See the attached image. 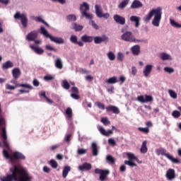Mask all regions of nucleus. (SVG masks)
I'll use <instances>...</instances> for the list:
<instances>
[{
  "label": "nucleus",
  "instance_id": "nucleus-18",
  "mask_svg": "<svg viewBox=\"0 0 181 181\" xmlns=\"http://www.w3.org/2000/svg\"><path fill=\"white\" fill-rule=\"evenodd\" d=\"M131 51L134 56H139L141 53V46L135 45L131 47Z\"/></svg>",
  "mask_w": 181,
  "mask_h": 181
},
{
  "label": "nucleus",
  "instance_id": "nucleus-3",
  "mask_svg": "<svg viewBox=\"0 0 181 181\" xmlns=\"http://www.w3.org/2000/svg\"><path fill=\"white\" fill-rule=\"evenodd\" d=\"M13 18L16 19V21H21V23L22 25V27L23 29H26L28 28V15L26 13H21L20 11H17L14 16Z\"/></svg>",
  "mask_w": 181,
  "mask_h": 181
},
{
  "label": "nucleus",
  "instance_id": "nucleus-15",
  "mask_svg": "<svg viewBox=\"0 0 181 181\" xmlns=\"http://www.w3.org/2000/svg\"><path fill=\"white\" fill-rule=\"evenodd\" d=\"M113 19L115 21V22H116V23H118L119 25H125V18L118 15V14H115L113 16Z\"/></svg>",
  "mask_w": 181,
  "mask_h": 181
},
{
  "label": "nucleus",
  "instance_id": "nucleus-8",
  "mask_svg": "<svg viewBox=\"0 0 181 181\" xmlns=\"http://www.w3.org/2000/svg\"><path fill=\"white\" fill-rule=\"evenodd\" d=\"M95 173L96 175H100L99 179L100 181H104L107 179V175H110V170L96 168L95 169Z\"/></svg>",
  "mask_w": 181,
  "mask_h": 181
},
{
  "label": "nucleus",
  "instance_id": "nucleus-43",
  "mask_svg": "<svg viewBox=\"0 0 181 181\" xmlns=\"http://www.w3.org/2000/svg\"><path fill=\"white\" fill-rule=\"evenodd\" d=\"M107 56L109 60H110V62H114V60H115V54H114V52H112V51L109 52L107 54Z\"/></svg>",
  "mask_w": 181,
  "mask_h": 181
},
{
  "label": "nucleus",
  "instance_id": "nucleus-62",
  "mask_svg": "<svg viewBox=\"0 0 181 181\" xmlns=\"http://www.w3.org/2000/svg\"><path fill=\"white\" fill-rule=\"evenodd\" d=\"M95 105L98 107L100 110H105V105L103 103H101L100 102H96Z\"/></svg>",
  "mask_w": 181,
  "mask_h": 181
},
{
  "label": "nucleus",
  "instance_id": "nucleus-31",
  "mask_svg": "<svg viewBox=\"0 0 181 181\" xmlns=\"http://www.w3.org/2000/svg\"><path fill=\"white\" fill-rule=\"evenodd\" d=\"M55 67L57 69H59V70H62L63 69V61L62 60V58L59 57L57 58L55 62Z\"/></svg>",
  "mask_w": 181,
  "mask_h": 181
},
{
  "label": "nucleus",
  "instance_id": "nucleus-14",
  "mask_svg": "<svg viewBox=\"0 0 181 181\" xmlns=\"http://www.w3.org/2000/svg\"><path fill=\"white\" fill-rule=\"evenodd\" d=\"M93 168V165H91V163H83L82 165H78V169L81 172H84L91 170V168Z\"/></svg>",
  "mask_w": 181,
  "mask_h": 181
},
{
  "label": "nucleus",
  "instance_id": "nucleus-55",
  "mask_svg": "<svg viewBox=\"0 0 181 181\" xmlns=\"http://www.w3.org/2000/svg\"><path fill=\"white\" fill-rule=\"evenodd\" d=\"M161 155H163V156H165V158H167V159H169V160H172V159L173 158V156L170 155V153H166L165 152H162Z\"/></svg>",
  "mask_w": 181,
  "mask_h": 181
},
{
  "label": "nucleus",
  "instance_id": "nucleus-24",
  "mask_svg": "<svg viewBox=\"0 0 181 181\" xmlns=\"http://www.w3.org/2000/svg\"><path fill=\"white\" fill-rule=\"evenodd\" d=\"M13 67V62L11 61H7L5 63L2 64L1 69L3 70H8V69H12Z\"/></svg>",
  "mask_w": 181,
  "mask_h": 181
},
{
  "label": "nucleus",
  "instance_id": "nucleus-12",
  "mask_svg": "<svg viewBox=\"0 0 181 181\" xmlns=\"http://www.w3.org/2000/svg\"><path fill=\"white\" fill-rule=\"evenodd\" d=\"M93 40L95 45H101L103 42H108V37H107L105 35L102 36H96L93 37Z\"/></svg>",
  "mask_w": 181,
  "mask_h": 181
},
{
  "label": "nucleus",
  "instance_id": "nucleus-46",
  "mask_svg": "<svg viewBox=\"0 0 181 181\" xmlns=\"http://www.w3.org/2000/svg\"><path fill=\"white\" fill-rule=\"evenodd\" d=\"M125 58V56L124 55V53L119 52L117 53V59L119 62H124V59Z\"/></svg>",
  "mask_w": 181,
  "mask_h": 181
},
{
  "label": "nucleus",
  "instance_id": "nucleus-37",
  "mask_svg": "<svg viewBox=\"0 0 181 181\" xmlns=\"http://www.w3.org/2000/svg\"><path fill=\"white\" fill-rule=\"evenodd\" d=\"M72 26H73V29H74V30L76 32H80V31L83 30V29L84 28L83 25H80L77 24V23H74L72 24Z\"/></svg>",
  "mask_w": 181,
  "mask_h": 181
},
{
  "label": "nucleus",
  "instance_id": "nucleus-54",
  "mask_svg": "<svg viewBox=\"0 0 181 181\" xmlns=\"http://www.w3.org/2000/svg\"><path fill=\"white\" fill-rule=\"evenodd\" d=\"M89 24L93 28V29H95V30H98L100 29L98 25H97V23H95L93 20L89 22Z\"/></svg>",
  "mask_w": 181,
  "mask_h": 181
},
{
  "label": "nucleus",
  "instance_id": "nucleus-21",
  "mask_svg": "<svg viewBox=\"0 0 181 181\" xmlns=\"http://www.w3.org/2000/svg\"><path fill=\"white\" fill-rule=\"evenodd\" d=\"M130 21L131 22H134L135 28H139V25H141V23H139L141 22V17L136 16H132L130 17Z\"/></svg>",
  "mask_w": 181,
  "mask_h": 181
},
{
  "label": "nucleus",
  "instance_id": "nucleus-23",
  "mask_svg": "<svg viewBox=\"0 0 181 181\" xmlns=\"http://www.w3.org/2000/svg\"><path fill=\"white\" fill-rule=\"evenodd\" d=\"M157 11H158V8L151 10V12L145 17L144 21H145V22H149V21L152 19V16H153V15L155 16Z\"/></svg>",
  "mask_w": 181,
  "mask_h": 181
},
{
  "label": "nucleus",
  "instance_id": "nucleus-6",
  "mask_svg": "<svg viewBox=\"0 0 181 181\" xmlns=\"http://www.w3.org/2000/svg\"><path fill=\"white\" fill-rule=\"evenodd\" d=\"M32 180V176L29 175V173L28 172V169L26 168H23L21 170V173L18 177L17 181H29Z\"/></svg>",
  "mask_w": 181,
  "mask_h": 181
},
{
  "label": "nucleus",
  "instance_id": "nucleus-1",
  "mask_svg": "<svg viewBox=\"0 0 181 181\" xmlns=\"http://www.w3.org/2000/svg\"><path fill=\"white\" fill-rule=\"evenodd\" d=\"M24 167L14 165L13 167L10 168L11 174H8L6 176L0 177L1 181H18V177L22 173V170Z\"/></svg>",
  "mask_w": 181,
  "mask_h": 181
},
{
  "label": "nucleus",
  "instance_id": "nucleus-11",
  "mask_svg": "<svg viewBox=\"0 0 181 181\" xmlns=\"http://www.w3.org/2000/svg\"><path fill=\"white\" fill-rule=\"evenodd\" d=\"M165 177L167 180L172 181L176 179V173L175 172V169L169 168L165 174Z\"/></svg>",
  "mask_w": 181,
  "mask_h": 181
},
{
  "label": "nucleus",
  "instance_id": "nucleus-59",
  "mask_svg": "<svg viewBox=\"0 0 181 181\" xmlns=\"http://www.w3.org/2000/svg\"><path fill=\"white\" fill-rule=\"evenodd\" d=\"M127 158L129 159V160L132 161V160H135V159H136V158L135 157V155H134V153H127Z\"/></svg>",
  "mask_w": 181,
  "mask_h": 181
},
{
  "label": "nucleus",
  "instance_id": "nucleus-49",
  "mask_svg": "<svg viewBox=\"0 0 181 181\" xmlns=\"http://www.w3.org/2000/svg\"><path fill=\"white\" fill-rule=\"evenodd\" d=\"M66 114L68 117V118H71L73 117V110H71V107H68L66 110Z\"/></svg>",
  "mask_w": 181,
  "mask_h": 181
},
{
  "label": "nucleus",
  "instance_id": "nucleus-64",
  "mask_svg": "<svg viewBox=\"0 0 181 181\" xmlns=\"http://www.w3.org/2000/svg\"><path fill=\"white\" fill-rule=\"evenodd\" d=\"M137 101L141 103L142 104H145V97L144 95H139L137 97Z\"/></svg>",
  "mask_w": 181,
  "mask_h": 181
},
{
  "label": "nucleus",
  "instance_id": "nucleus-28",
  "mask_svg": "<svg viewBox=\"0 0 181 181\" xmlns=\"http://www.w3.org/2000/svg\"><path fill=\"white\" fill-rule=\"evenodd\" d=\"M160 58L161 60L166 61V60H172V56L166 52H161L160 54Z\"/></svg>",
  "mask_w": 181,
  "mask_h": 181
},
{
  "label": "nucleus",
  "instance_id": "nucleus-27",
  "mask_svg": "<svg viewBox=\"0 0 181 181\" xmlns=\"http://www.w3.org/2000/svg\"><path fill=\"white\" fill-rule=\"evenodd\" d=\"M81 19H83V18H86V19H89L90 21H91V19L94 18V16H93V14L88 13H87V11L84 10L82 11V12H81Z\"/></svg>",
  "mask_w": 181,
  "mask_h": 181
},
{
  "label": "nucleus",
  "instance_id": "nucleus-16",
  "mask_svg": "<svg viewBox=\"0 0 181 181\" xmlns=\"http://www.w3.org/2000/svg\"><path fill=\"white\" fill-rule=\"evenodd\" d=\"M49 40H51V42H54V43H56L57 45L64 44V39L62 37H54L51 35Z\"/></svg>",
  "mask_w": 181,
  "mask_h": 181
},
{
  "label": "nucleus",
  "instance_id": "nucleus-4",
  "mask_svg": "<svg viewBox=\"0 0 181 181\" xmlns=\"http://www.w3.org/2000/svg\"><path fill=\"white\" fill-rule=\"evenodd\" d=\"M162 19V8L158 7L157 11L154 15V18L152 21L153 26L156 28H159V25H160V21Z\"/></svg>",
  "mask_w": 181,
  "mask_h": 181
},
{
  "label": "nucleus",
  "instance_id": "nucleus-47",
  "mask_svg": "<svg viewBox=\"0 0 181 181\" xmlns=\"http://www.w3.org/2000/svg\"><path fill=\"white\" fill-rule=\"evenodd\" d=\"M168 94L170 95L171 98H173L174 100H176V98H177V94L173 90H169Z\"/></svg>",
  "mask_w": 181,
  "mask_h": 181
},
{
  "label": "nucleus",
  "instance_id": "nucleus-34",
  "mask_svg": "<svg viewBox=\"0 0 181 181\" xmlns=\"http://www.w3.org/2000/svg\"><path fill=\"white\" fill-rule=\"evenodd\" d=\"M106 162L109 163V165H115V158L112 157L111 155H107L106 156Z\"/></svg>",
  "mask_w": 181,
  "mask_h": 181
},
{
  "label": "nucleus",
  "instance_id": "nucleus-29",
  "mask_svg": "<svg viewBox=\"0 0 181 181\" xmlns=\"http://www.w3.org/2000/svg\"><path fill=\"white\" fill-rule=\"evenodd\" d=\"M21 69L19 68H15L12 70V76L13 78H19V76H21Z\"/></svg>",
  "mask_w": 181,
  "mask_h": 181
},
{
  "label": "nucleus",
  "instance_id": "nucleus-61",
  "mask_svg": "<svg viewBox=\"0 0 181 181\" xmlns=\"http://www.w3.org/2000/svg\"><path fill=\"white\" fill-rule=\"evenodd\" d=\"M172 115L174 118H179V117H180L181 114H180V112H179L177 110H174L172 113Z\"/></svg>",
  "mask_w": 181,
  "mask_h": 181
},
{
  "label": "nucleus",
  "instance_id": "nucleus-39",
  "mask_svg": "<svg viewBox=\"0 0 181 181\" xmlns=\"http://www.w3.org/2000/svg\"><path fill=\"white\" fill-rule=\"evenodd\" d=\"M67 22H76L77 21V17L74 14H69L66 16Z\"/></svg>",
  "mask_w": 181,
  "mask_h": 181
},
{
  "label": "nucleus",
  "instance_id": "nucleus-2",
  "mask_svg": "<svg viewBox=\"0 0 181 181\" xmlns=\"http://www.w3.org/2000/svg\"><path fill=\"white\" fill-rule=\"evenodd\" d=\"M3 155L6 159H8L11 162L13 161L14 159H21V160H25L26 157L21 152L16 151L13 153V156L10 155V153L6 151V149L3 150Z\"/></svg>",
  "mask_w": 181,
  "mask_h": 181
},
{
  "label": "nucleus",
  "instance_id": "nucleus-25",
  "mask_svg": "<svg viewBox=\"0 0 181 181\" xmlns=\"http://www.w3.org/2000/svg\"><path fill=\"white\" fill-rule=\"evenodd\" d=\"M105 109L107 111H112L113 114H119V109L117 107V106L109 105L108 107H106Z\"/></svg>",
  "mask_w": 181,
  "mask_h": 181
},
{
  "label": "nucleus",
  "instance_id": "nucleus-42",
  "mask_svg": "<svg viewBox=\"0 0 181 181\" xmlns=\"http://www.w3.org/2000/svg\"><path fill=\"white\" fill-rule=\"evenodd\" d=\"M71 138H73V135H71V134H66L64 137V141H65L66 144H70Z\"/></svg>",
  "mask_w": 181,
  "mask_h": 181
},
{
  "label": "nucleus",
  "instance_id": "nucleus-56",
  "mask_svg": "<svg viewBox=\"0 0 181 181\" xmlns=\"http://www.w3.org/2000/svg\"><path fill=\"white\" fill-rule=\"evenodd\" d=\"M77 153H78V155H86L87 153V149H86V148H78Z\"/></svg>",
  "mask_w": 181,
  "mask_h": 181
},
{
  "label": "nucleus",
  "instance_id": "nucleus-19",
  "mask_svg": "<svg viewBox=\"0 0 181 181\" xmlns=\"http://www.w3.org/2000/svg\"><path fill=\"white\" fill-rule=\"evenodd\" d=\"M144 4L142 2L139 1V0H134L130 6V8L132 9H139V8H142Z\"/></svg>",
  "mask_w": 181,
  "mask_h": 181
},
{
  "label": "nucleus",
  "instance_id": "nucleus-9",
  "mask_svg": "<svg viewBox=\"0 0 181 181\" xmlns=\"http://www.w3.org/2000/svg\"><path fill=\"white\" fill-rule=\"evenodd\" d=\"M1 138L4 148H6L7 151H11V146L8 142V136L6 135V129H5V127L2 128Z\"/></svg>",
  "mask_w": 181,
  "mask_h": 181
},
{
  "label": "nucleus",
  "instance_id": "nucleus-58",
  "mask_svg": "<svg viewBox=\"0 0 181 181\" xmlns=\"http://www.w3.org/2000/svg\"><path fill=\"white\" fill-rule=\"evenodd\" d=\"M145 104L146 103H151L152 101H153V98L151 95H145Z\"/></svg>",
  "mask_w": 181,
  "mask_h": 181
},
{
  "label": "nucleus",
  "instance_id": "nucleus-63",
  "mask_svg": "<svg viewBox=\"0 0 181 181\" xmlns=\"http://www.w3.org/2000/svg\"><path fill=\"white\" fill-rule=\"evenodd\" d=\"M70 42H71V43H74V45H76V43H77V36L71 35L70 37Z\"/></svg>",
  "mask_w": 181,
  "mask_h": 181
},
{
  "label": "nucleus",
  "instance_id": "nucleus-41",
  "mask_svg": "<svg viewBox=\"0 0 181 181\" xmlns=\"http://www.w3.org/2000/svg\"><path fill=\"white\" fill-rule=\"evenodd\" d=\"M106 83H107V84H115V83H118V79L117 78V77L113 76L111 78H109Z\"/></svg>",
  "mask_w": 181,
  "mask_h": 181
},
{
  "label": "nucleus",
  "instance_id": "nucleus-57",
  "mask_svg": "<svg viewBox=\"0 0 181 181\" xmlns=\"http://www.w3.org/2000/svg\"><path fill=\"white\" fill-rule=\"evenodd\" d=\"M45 49L46 50H49V52H57V49L52 47V45H45Z\"/></svg>",
  "mask_w": 181,
  "mask_h": 181
},
{
  "label": "nucleus",
  "instance_id": "nucleus-35",
  "mask_svg": "<svg viewBox=\"0 0 181 181\" xmlns=\"http://www.w3.org/2000/svg\"><path fill=\"white\" fill-rule=\"evenodd\" d=\"M128 4H129V0H122V2L118 5V8L121 10L125 9Z\"/></svg>",
  "mask_w": 181,
  "mask_h": 181
},
{
  "label": "nucleus",
  "instance_id": "nucleus-60",
  "mask_svg": "<svg viewBox=\"0 0 181 181\" xmlns=\"http://www.w3.org/2000/svg\"><path fill=\"white\" fill-rule=\"evenodd\" d=\"M124 164L128 165V166H130V168H134V166H136V163L131 160H124Z\"/></svg>",
  "mask_w": 181,
  "mask_h": 181
},
{
  "label": "nucleus",
  "instance_id": "nucleus-17",
  "mask_svg": "<svg viewBox=\"0 0 181 181\" xmlns=\"http://www.w3.org/2000/svg\"><path fill=\"white\" fill-rule=\"evenodd\" d=\"M153 67V66L152 64H147L145 66L143 71V74L144 77H148L151 74Z\"/></svg>",
  "mask_w": 181,
  "mask_h": 181
},
{
  "label": "nucleus",
  "instance_id": "nucleus-22",
  "mask_svg": "<svg viewBox=\"0 0 181 181\" xmlns=\"http://www.w3.org/2000/svg\"><path fill=\"white\" fill-rule=\"evenodd\" d=\"M30 47L37 54H43V53H45V50L42 49L40 47L30 45Z\"/></svg>",
  "mask_w": 181,
  "mask_h": 181
},
{
  "label": "nucleus",
  "instance_id": "nucleus-44",
  "mask_svg": "<svg viewBox=\"0 0 181 181\" xmlns=\"http://www.w3.org/2000/svg\"><path fill=\"white\" fill-rule=\"evenodd\" d=\"M62 86L63 88H64V90H69V88H70V83H69V81H67V80L62 81Z\"/></svg>",
  "mask_w": 181,
  "mask_h": 181
},
{
  "label": "nucleus",
  "instance_id": "nucleus-38",
  "mask_svg": "<svg viewBox=\"0 0 181 181\" xmlns=\"http://www.w3.org/2000/svg\"><path fill=\"white\" fill-rule=\"evenodd\" d=\"M170 25L173 26V28H181V24L178 23L176 22L175 20L170 18Z\"/></svg>",
  "mask_w": 181,
  "mask_h": 181
},
{
  "label": "nucleus",
  "instance_id": "nucleus-48",
  "mask_svg": "<svg viewBox=\"0 0 181 181\" xmlns=\"http://www.w3.org/2000/svg\"><path fill=\"white\" fill-rule=\"evenodd\" d=\"M133 43H148V40L144 39H136L135 37L133 38Z\"/></svg>",
  "mask_w": 181,
  "mask_h": 181
},
{
  "label": "nucleus",
  "instance_id": "nucleus-7",
  "mask_svg": "<svg viewBox=\"0 0 181 181\" xmlns=\"http://www.w3.org/2000/svg\"><path fill=\"white\" fill-rule=\"evenodd\" d=\"M95 12L97 18H104L105 19H108L110 18V13H103V8L100 7V5H95Z\"/></svg>",
  "mask_w": 181,
  "mask_h": 181
},
{
  "label": "nucleus",
  "instance_id": "nucleus-50",
  "mask_svg": "<svg viewBox=\"0 0 181 181\" xmlns=\"http://www.w3.org/2000/svg\"><path fill=\"white\" fill-rule=\"evenodd\" d=\"M45 81H52L54 80V76L53 75H46L44 76Z\"/></svg>",
  "mask_w": 181,
  "mask_h": 181
},
{
  "label": "nucleus",
  "instance_id": "nucleus-30",
  "mask_svg": "<svg viewBox=\"0 0 181 181\" xmlns=\"http://www.w3.org/2000/svg\"><path fill=\"white\" fill-rule=\"evenodd\" d=\"M83 11H85V12H88V11H90V4L87 2H83L82 4L80 5V11L83 12Z\"/></svg>",
  "mask_w": 181,
  "mask_h": 181
},
{
  "label": "nucleus",
  "instance_id": "nucleus-40",
  "mask_svg": "<svg viewBox=\"0 0 181 181\" xmlns=\"http://www.w3.org/2000/svg\"><path fill=\"white\" fill-rule=\"evenodd\" d=\"M49 165H50L51 168H52V169H57V166H59V164L57 163V161H56L54 159L50 160L48 162Z\"/></svg>",
  "mask_w": 181,
  "mask_h": 181
},
{
  "label": "nucleus",
  "instance_id": "nucleus-53",
  "mask_svg": "<svg viewBox=\"0 0 181 181\" xmlns=\"http://www.w3.org/2000/svg\"><path fill=\"white\" fill-rule=\"evenodd\" d=\"M19 87H23V88H28L29 90H33V86L28 83H21L18 85Z\"/></svg>",
  "mask_w": 181,
  "mask_h": 181
},
{
  "label": "nucleus",
  "instance_id": "nucleus-36",
  "mask_svg": "<svg viewBox=\"0 0 181 181\" xmlns=\"http://www.w3.org/2000/svg\"><path fill=\"white\" fill-rule=\"evenodd\" d=\"M146 141H143L140 148L141 153H146V152H148V147L146 146Z\"/></svg>",
  "mask_w": 181,
  "mask_h": 181
},
{
  "label": "nucleus",
  "instance_id": "nucleus-52",
  "mask_svg": "<svg viewBox=\"0 0 181 181\" xmlns=\"http://www.w3.org/2000/svg\"><path fill=\"white\" fill-rule=\"evenodd\" d=\"M139 131L143 134H149V128L148 127H139Z\"/></svg>",
  "mask_w": 181,
  "mask_h": 181
},
{
  "label": "nucleus",
  "instance_id": "nucleus-32",
  "mask_svg": "<svg viewBox=\"0 0 181 181\" xmlns=\"http://www.w3.org/2000/svg\"><path fill=\"white\" fill-rule=\"evenodd\" d=\"M41 35H43L45 37H47L48 39H50L52 37V35L49 34V32H47V30L45 28V27L42 26L40 29Z\"/></svg>",
  "mask_w": 181,
  "mask_h": 181
},
{
  "label": "nucleus",
  "instance_id": "nucleus-20",
  "mask_svg": "<svg viewBox=\"0 0 181 181\" xmlns=\"http://www.w3.org/2000/svg\"><path fill=\"white\" fill-rule=\"evenodd\" d=\"M81 40L83 43H91L94 40V36L83 35L81 37Z\"/></svg>",
  "mask_w": 181,
  "mask_h": 181
},
{
  "label": "nucleus",
  "instance_id": "nucleus-26",
  "mask_svg": "<svg viewBox=\"0 0 181 181\" xmlns=\"http://www.w3.org/2000/svg\"><path fill=\"white\" fill-rule=\"evenodd\" d=\"M91 148L93 156H98V146H97V143L93 142L91 144Z\"/></svg>",
  "mask_w": 181,
  "mask_h": 181
},
{
  "label": "nucleus",
  "instance_id": "nucleus-13",
  "mask_svg": "<svg viewBox=\"0 0 181 181\" xmlns=\"http://www.w3.org/2000/svg\"><path fill=\"white\" fill-rule=\"evenodd\" d=\"M38 33L36 30L30 32L26 36L25 39L28 42H33L35 39H37Z\"/></svg>",
  "mask_w": 181,
  "mask_h": 181
},
{
  "label": "nucleus",
  "instance_id": "nucleus-5",
  "mask_svg": "<svg viewBox=\"0 0 181 181\" xmlns=\"http://www.w3.org/2000/svg\"><path fill=\"white\" fill-rule=\"evenodd\" d=\"M121 33H123L121 35L122 40H124V42H129V43H134V35L131 31H127L125 32V30L122 28L121 30Z\"/></svg>",
  "mask_w": 181,
  "mask_h": 181
},
{
  "label": "nucleus",
  "instance_id": "nucleus-33",
  "mask_svg": "<svg viewBox=\"0 0 181 181\" xmlns=\"http://www.w3.org/2000/svg\"><path fill=\"white\" fill-rule=\"evenodd\" d=\"M70 170H71V167L69 165H66L65 167H64V169L62 170V177L64 178L67 177V175H69V172H70Z\"/></svg>",
  "mask_w": 181,
  "mask_h": 181
},
{
  "label": "nucleus",
  "instance_id": "nucleus-51",
  "mask_svg": "<svg viewBox=\"0 0 181 181\" xmlns=\"http://www.w3.org/2000/svg\"><path fill=\"white\" fill-rule=\"evenodd\" d=\"M164 71H165V73H168L169 74H172V73H175V69L172 67L166 66L164 68Z\"/></svg>",
  "mask_w": 181,
  "mask_h": 181
},
{
  "label": "nucleus",
  "instance_id": "nucleus-45",
  "mask_svg": "<svg viewBox=\"0 0 181 181\" xmlns=\"http://www.w3.org/2000/svg\"><path fill=\"white\" fill-rule=\"evenodd\" d=\"M100 122H102V124L105 126L111 124V122L108 120L107 117H102L100 119Z\"/></svg>",
  "mask_w": 181,
  "mask_h": 181
},
{
  "label": "nucleus",
  "instance_id": "nucleus-10",
  "mask_svg": "<svg viewBox=\"0 0 181 181\" xmlns=\"http://www.w3.org/2000/svg\"><path fill=\"white\" fill-rule=\"evenodd\" d=\"M98 129L99 132H100L102 135H104V136H110V135H112L113 131L114 129H115V127L112 126V130L108 131H105V129H104V127H103L102 126H98Z\"/></svg>",
  "mask_w": 181,
  "mask_h": 181
}]
</instances>
